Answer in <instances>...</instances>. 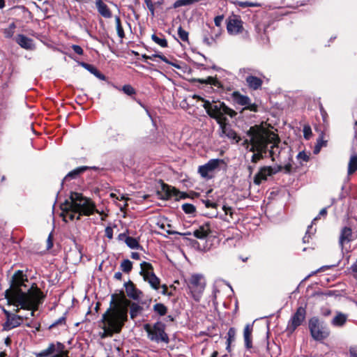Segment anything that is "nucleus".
Here are the masks:
<instances>
[{
    "mask_svg": "<svg viewBox=\"0 0 357 357\" xmlns=\"http://www.w3.org/2000/svg\"><path fill=\"white\" fill-rule=\"evenodd\" d=\"M144 329L147 333L148 338L151 341L157 343H168L169 341V337L165 333V326L160 321H158L153 325L146 324L144 325Z\"/></svg>",
    "mask_w": 357,
    "mask_h": 357,
    "instance_id": "0eeeda50",
    "label": "nucleus"
},
{
    "mask_svg": "<svg viewBox=\"0 0 357 357\" xmlns=\"http://www.w3.org/2000/svg\"><path fill=\"white\" fill-rule=\"evenodd\" d=\"M236 330L234 328H230L227 332V349L229 350L231 342L235 340Z\"/></svg>",
    "mask_w": 357,
    "mask_h": 357,
    "instance_id": "2f4dec72",
    "label": "nucleus"
},
{
    "mask_svg": "<svg viewBox=\"0 0 357 357\" xmlns=\"http://www.w3.org/2000/svg\"><path fill=\"white\" fill-rule=\"evenodd\" d=\"M351 357H357V347H353L349 349Z\"/></svg>",
    "mask_w": 357,
    "mask_h": 357,
    "instance_id": "13d9d810",
    "label": "nucleus"
},
{
    "mask_svg": "<svg viewBox=\"0 0 357 357\" xmlns=\"http://www.w3.org/2000/svg\"><path fill=\"white\" fill-rule=\"evenodd\" d=\"M252 326L250 324H247L243 331V337L245 341V345L247 349H250L252 347Z\"/></svg>",
    "mask_w": 357,
    "mask_h": 357,
    "instance_id": "b1692460",
    "label": "nucleus"
},
{
    "mask_svg": "<svg viewBox=\"0 0 357 357\" xmlns=\"http://www.w3.org/2000/svg\"><path fill=\"white\" fill-rule=\"evenodd\" d=\"M203 107L205 109L208 115L215 119L218 123L227 121L225 115L234 117L236 112L228 107L223 102L204 100Z\"/></svg>",
    "mask_w": 357,
    "mask_h": 357,
    "instance_id": "39448f33",
    "label": "nucleus"
},
{
    "mask_svg": "<svg viewBox=\"0 0 357 357\" xmlns=\"http://www.w3.org/2000/svg\"><path fill=\"white\" fill-rule=\"evenodd\" d=\"M306 310L303 307H299L296 312L291 317L288 322L287 331L289 333H293L297 327L301 325L305 319Z\"/></svg>",
    "mask_w": 357,
    "mask_h": 357,
    "instance_id": "f8f14e48",
    "label": "nucleus"
},
{
    "mask_svg": "<svg viewBox=\"0 0 357 357\" xmlns=\"http://www.w3.org/2000/svg\"><path fill=\"white\" fill-rule=\"evenodd\" d=\"M28 282L22 271L16 272L13 276L10 287L6 291V297L14 305L31 310L30 314L33 316L45 295L34 283L27 285L25 282Z\"/></svg>",
    "mask_w": 357,
    "mask_h": 357,
    "instance_id": "f03ea898",
    "label": "nucleus"
},
{
    "mask_svg": "<svg viewBox=\"0 0 357 357\" xmlns=\"http://www.w3.org/2000/svg\"><path fill=\"white\" fill-rule=\"evenodd\" d=\"M203 40H204V43L205 44H206L207 45H211L212 43V40H213V39L210 40L208 37L206 36L204 38Z\"/></svg>",
    "mask_w": 357,
    "mask_h": 357,
    "instance_id": "0e129e2a",
    "label": "nucleus"
},
{
    "mask_svg": "<svg viewBox=\"0 0 357 357\" xmlns=\"http://www.w3.org/2000/svg\"><path fill=\"white\" fill-rule=\"evenodd\" d=\"M309 330L312 337L316 341H322L330 335L329 328L316 317L309 320Z\"/></svg>",
    "mask_w": 357,
    "mask_h": 357,
    "instance_id": "6e6552de",
    "label": "nucleus"
},
{
    "mask_svg": "<svg viewBox=\"0 0 357 357\" xmlns=\"http://www.w3.org/2000/svg\"><path fill=\"white\" fill-rule=\"evenodd\" d=\"M53 246V242H52V234H50L47 240V249L49 250L52 248Z\"/></svg>",
    "mask_w": 357,
    "mask_h": 357,
    "instance_id": "4d7b16f0",
    "label": "nucleus"
},
{
    "mask_svg": "<svg viewBox=\"0 0 357 357\" xmlns=\"http://www.w3.org/2000/svg\"><path fill=\"white\" fill-rule=\"evenodd\" d=\"M357 170V154L354 153L351 155L349 163L347 173L349 175L354 174Z\"/></svg>",
    "mask_w": 357,
    "mask_h": 357,
    "instance_id": "bb28decb",
    "label": "nucleus"
},
{
    "mask_svg": "<svg viewBox=\"0 0 357 357\" xmlns=\"http://www.w3.org/2000/svg\"><path fill=\"white\" fill-rule=\"evenodd\" d=\"M321 149V144L318 145L317 144H316V145L314 146V153L315 154H317L320 151Z\"/></svg>",
    "mask_w": 357,
    "mask_h": 357,
    "instance_id": "338daca9",
    "label": "nucleus"
},
{
    "mask_svg": "<svg viewBox=\"0 0 357 357\" xmlns=\"http://www.w3.org/2000/svg\"><path fill=\"white\" fill-rule=\"evenodd\" d=\"M222 210L225 211V215H229L233 218V208L231 207L224 205Z\"/></svg>",
    "mask_w": 357,
    "mask_h": 357,
    "instance_id": "8fccbe9b",
    "label": "nucleus"
},
{
    "mask_svg": "<svg viewBox=\"0 0 357 357\" xmlns=\"http://www.w3.org/2000/svg\"><path fill=\"white\" fill-rule=\"evenodd\" d=\"M245 81L249 88L253 90H257L263 84V81L261 78L252 75H248L245 77Z\"/></svg>",
    "mask_w": 357,
    "mask_h": 357,
    "instance_id": "aec40b11",
    "label": "nucleus"
},
{
    "mask_svg": "<svg viewBox=\"0 0 357 357\" xmlns=\"http://www.w3.org/2000/svg\"><path fill=\"white\" fill-rule=\"evenodd\" d=\"M151 39L158 45L162 47H167V40L162 36V37H159L155 34H153L151 36Z\"/></svg>",
    "mask_w": 357,
    "mask_h": 357,
    "instance_id": "72a5a7b5",
    "label": "nucleus"
},
{
    "mask_svg": "<svg viewBox=\"0 0 357 357\" xmlns=\"http://www.w3.org/2000/svg\"><path fill=\"white\" fill-rule=\"evenodd\" d=\"M353 240L352 238V230L350 227H344L342 229L340 238H339V244L341 247L342 250H343L344 244L345 243H349Z\"/></svg>",
    "mask_w": 357,
    "mask_h": 357,
    "instance_id": "6ab92c4d",
    "label": "nucleus"
},
{
    "mask_svg": "<svg viewBox=\"0 0 357 357\" xmlns=\"http://www.w3.org/2000/svg\"><path fill=\"white\" fill-rule=\"evenodd\" d=\"M236 4L241 8H246V7H258L260 6L259 3H253L250 1H237Z\"/></svg>",
    "mask_w": 357,
    "mask_h": 357,
    "instance_id": "58836bf2",
    "label": "nucleus"
},
{
    "mask_svg": "<svg viewBox=\"0 0 357 357\" xmlns=\"http://www.w3.org/2000/svg\"><path fill=\"white\" fill-rule=\"evenodd\" d=\"M314 232H315V229H312V225H309L308 227H307V229L306 231V233H305V236L303 238V242L304 243H308L309 242V239L310 238L312 234H314Z\"/></svg>",
    "mask_w": 357,
    "mask_h": 357,
    "instance_id": "4c0bfd02",
    "label": "nucleus"
},
{
    "mask_svg": "<svg viewBox=\"0 0 357 357\" xmlns=\"http://www.w3.org/2000/svg\"><path fill=\"white\" fill-rule=\"evenodd\" d=\"M183 1L185 3V5L188 6V5H190V4L199 2L200 0H183Z\"/></svg>",
    "mask_w": 357,
    "mask_h": 357,
    "instance_id": "e2e57ef3",
    "label": "nucleus"
},
{
    "mask_svg": "<svg viewBox=\"0 0 357 357\" xmlns=\"http://www.w3.org/2000/svg\"><path fill=\"white\" fill-rule=\"evenodd\" d=\"M96 6L100 15L105 18L112 17V12L102 0H96Z\"/></svg>",
    "mask_w": 357,
    "mask_h": 357,
    "instance_id": "412c9836",
    "label": "nucleus"
},
{
    "mask_svg": "<svg viewBox=\"0 0 357 357\" xmlns=\"http://www.w3.org/2000/svg\"><path fill=\"white\" fill-rule=\"evenodd\" d=\"M153 310L160 316H164L167 312V308L162 303H156L153 305Z\"/></svg>",
    "mask_w": 357,
    "mask_h": 357,
    "instance_id": "473e14b6",
    "label": "nucleus"
},
{
    "mask_svg": "<svg viewBox=\"0 0 357 357\" xmlns=\"http://www.w3.org/2000/svg\"><path fill=\"white\" fill-rule=\"evenodd\" d=\"M82 66L87 70H89L91 73L93 74L98 79H100L101 80H105V76L103 74L100 73L98 70V69L96 67H94L93 66L88 64V63H82Z\"/></svg>",
    "mask_w": 357,
    "mask_h": 357,
    "instance_id": "c85d7f7f",
    "label": "nucleus"
},
{
    "mask_svg": "<svg viewBox=\"0 0 357 357\" xmlns=\"http://www.w3.org/2000/svg\"><path fill=\"white\" fill-rule=\"evenodd\" d=\"M204 203L207 208L211 207L215 208L218 206L216 203L212 202L208 199L204 201Z\"/></svg>",
    "mask_w": 357,
    "mask_h": 357,
    "instance_id": "5fc2aeb1",
    "label": "nucleus"
},
{
    "mask_svg": "<svg viewBox=\"0 0 357 357\" xmlns=\"http://www.w3.org/2000/svg\"><path fill=\"white\" fill-rule=\"evenodd\" d=\"M5 312L7 314V320L3 324V329L5 331H10L21 324L22 321V317L10 314L6 311H5Z\"/></svg>",
    "mask_w": 357,
    "mask_h": 357,
    "instance_id": "dca6fc26",
    "label": "nucleus"
},
{
    "mask_svg": "<svg viewBox=\"0 0 357 357\" xmlns=\"http://www.w3.org/2000/svg\"><path fill=\"white\" fill-rule=\"evenodd\" d=\"M130 307V316L134 319L139 316L143 307L136 303H130L124 296L112 295L110 307L102 314L101 319L102 332L100 337L105 339L112 337L115 333L121 332L123 326L128 320V308Z\"/></svg>",
    "mask_w": 357,
    "mask_h": 357,
    "instance_id": "f257e3e1",
    "label": "nucleus"
},
{
    "mask_svg": "<svg viewBox=\"0 0 357 357\" xmlns=\"http://www.w3.org/2000/svg\"><path fill=\"white\" fill-rule=\"evenodd\" d=\"M224 16L223 15H218L214 19V23L215 26H220L223 21Z\"/></svg>",
    "mask_w": 357,
    "mask_h": 357,
    "instance_id": "864d4df0",
    "label": "nucleus"
},
{
    "mask_svg": "<svg viewBox=\"0 0 357 357\" xmlns=\"http://www.w3.org/2000/svg\"><path fill=\"white\" fill-rule=\"evenodd\" d=\"M126 291L127 295L132 298V299L137 300L139 298V295L141 292L135 289L133 283L132 282H129L125 284Z\"/></svg>",
    "mask_w": 357,
    "mask_h": 357,
    "instance_id": "5701e85b",
    "label": "nucleus"
},
{
    "mask_svg": "<svg viewBox=\"0 0 357 357\" xmlns=\"http://www.w3.org/2000/svg\"><path fill=\"white\" fill-rule=\"evenodd\" d=\"M347 320V315L342 312H337L336 315L331 321V324L336 327H342Z\"/></svg>",
    "mask_w": 357,
    "mask_h": 357,
    "instance_id": "393cba45",
    "label": "nucleus"
},
{
    "mask_svg": "<svg viewBox=\"0 0 357 357\" xmlns=\"http://www.w3.org/2000/svg\"><path fill=\"white\" fill-rule=\"evenodd\" d=\"M245 109H248L250 111L257 112V106L255 104H252L251 101L250 100V105H247L245 107Z\"/></svg>",
    "mask_w": 357,
    "mask_h": 357,
    "instance_id": "6e6d98bb",
    "label": "nucleus"
},
{
    "mask_svg": "<svg viewBox=\"0 0 357 357\" xmlns=\"http://www.w3.org/2000/svg\"><path fill=\"white\" fill-rule=\"evenodd\" d=\"M291 158L290 156H289L288 161L287 162H283L284 165H282V170H284L286 174H289L291 172L292 165H291Z\"/></svg>",
    "mask_w": 357,
    "mask_h": 357,
    "instance_id": "79ce46f5",
    "label": "nucleus"
},
{
    "mask_svg": "<svg viewBox=\"0 0 357 357\" xmlns=\"http://www.w3.org/2000/svg\"><path fill=\"white\" fill-rule=\"evenodd\" d=\"M105 236L109 238L112 239L113 238V229L110 227H107L105 228Z\"/></svg>",
    "mask_w": 357,
    "mask_h": 357,
    "instance_id": "603ef678",
    "label": "nucleus"
},
{
    "mask_svg": "<svg viewBox=\"0 0 357 357\" xmlns=\"http://www.w3.org/2000/svg\"><path fill=\"white\" fill-rule=\"evenodd\" d=\"M297 158L301 161L307 162L309 160V156L305 152L301 151L297 155Z\"/></svg>",
    "mask_w": 357,
    "mask_h": 357,
    "instance_id": "de8ad7c7",
    "label": "nucleus"
},
{
    "mask_svg": "<svg viewBox=\"0 0 357 357\" xmlns=\"http://www.w3.org/2000/svg\"><path fill=\"white\" fill-rule=\"evenodd\" d=\"M234 96L235 101L236 102L237 104H238L241 106H245V107L247 105H250V99L249 97H248L246 96L241 95L238 92H234Z\"/></svg>",
    "mask_w": 357,
    "mask_h": 357,
    "instance_id": "cd10ccee",
    "label": "nucleus"
},
{
    "mask_svg": "<svg viewBox=\"0 0 357 357\" xmlns=\"http://www.w3.org/2000/svg\"><path fill=\"white\" fill-rule=\"evenodd\" d=\"M140 266V274L143 276L144 281L147 282L153 289L158 290L160 280L153 273L151 264L143 261L141 263Z\"/></svg>",
    "mask_w": 357,
    "mask_h": 357,
    "instance_id": "1a4fd4ad",
    "label": "nucleus"
},
{
    "mask_svg": "<svg viewBox=\"0 0 357 357\" xmlns=\"http://www.w3.org/2000/svg\"><path fill=\"white\" fill-rule=\"evenodd\" d=\"M220 126V137H227L228 139L235 140L236 142H238L241 138L237 135L236 132L231 128V127L227 123V121L218 123Z\"/></svg>",
    "mask_w": 357,
    "mask_h": 357,
    "instance_id": "2eb2a0df",
    "label": "nucleus"
},
{
    "mask_svg": "<svg viewBox=\"0 0 357 357\" xmlns=\"http://www.w3.org/2000/svg\"><path fill=\"white\" fill-rule=\"evenodd\" d=\"M185 6V5L183 0H177L174 3V8H175L181 7V6Z\"/></svg>",
    "mask_w": 357,
    "mask_h": 357,
    "instance_id": "052dcab7",
    "label": "nucleus"
},
{
    "mask_svg": "<svg viewBox=\"0 0 357 357\" xmlns=\"http://www.w3.org/2000/svg\"><path fill=\"white\" fill-rule=\"evenodd\" d=\"M312 129H311L310 126L308 125L304 126V127H303L304 137L306 139H309L310 138V137L312 136Z\"/></svg>",
    "mask_w": 357,
    "mask_h": 357,
    "instance_id": "a18cd8bd",
    "label": "nucleus"
},
{
    "mask_svg": "<svg viewBox=\"0 0 357 357\" xmlns=\"http://www.w3.org/2000/svg\"><path fill=\"white\" fill-rule=\"evenodd\" d=\"M317 144L318 145L321 144V147L326 146L327 144V141L324 139V134L321 133L319 136V137L317 140Z\"/></svg>",
    "mask_w": 357,
    "mask_h": 357,
    "instance_id": "09e8293b",
    "label": "nucleus"
},
{
    "mask_svg": "<svg viewBox=\"0 0 357 357\" xmlns=\"http://www.w3.org/2000/svg\"><path fill=\"white\" fill-rule=\"evenodd\" d=\"M195 81L200 84H209L212 86L216 87L217 89H222L221 82L216 77L209 76L206 79H197Z\"/></svg>",
    "mask_w": 357,
    "mask_h": 357,
    "instance_id": "4be33fe9",
    "label": "nucleus"
},
{
    "mask_svg": "<svg viewBox=\"0 0 357 357\" xmlns=\"http://www.w3.org/2000/svg\"><path fill=\"white\" fill-rule=\"evenodd\" d=\"M182 209L185 213L192 214L195 211V207L190 204H184L182 206Z\"/></svg>",
    "mask_w": 357,
    "mask_h": 357,
    "instance_id": "37998d69",
    "label": "nucleus"
},
{
    "mask_svg": "<svg viewBox=\"0 0 357 357\" xmlns=\"http://www.w3.org/2000/svg\"><path fill=\"white\" fill-rule=\"evenodd\" d=\"M122 91L128 96H131L135 93V90L130 84L124 85L122 87Z\"/></svg>",
    "mask_w": 357,
    "mask_h": 357,
    "instance_id": "c03bdc74",
    "label": "nucleus"
},
{
    "mask_svg": "<svg viewBox=\"0 0 357 357\" xmlns=\"http://www.w3.org/2000/svg\"><path fill=\"white\" fill-rule=\"evenodd\" d=\"M210 233V228L209 226L202 225L199 227V229L194 231V236L199 239H204L205 238L208 234Z\"/></svg>",
    "mask_w": 357,
    "mask_h": 357,
    "instance_id": "a878e982",
    "label": "nucleus"
},
{
    "mask_svg": "<svg viewBox=\"0 0 357 357\" xmlns=\"http://www.w3.org/2000/svg\"><path fill=\"white\" fill-rule=\"evenodd\" d=\"M131 257L134 259H139V254L137 252H132Z\"/></svg>",
    "mask_w": 357,
    "mask_h": 357,
    "instance_id": "774afa93",
    "label": "nucleus"
},
{
    "mask_svg": "<svg viewBox=\"0 0 357 357\" xmlns=\"http://www.w3.org/2000/svg\"><path fill=\"white\" fill-rule=\"evenodd\" d=\"M178 35L183 41L187 42L188 40V32L183 29L181 26L178 29Z\"/></svg>",
    "mask_w": 357,
    "mask_h": 357,
    "instance_id": "ea45409f",
    "label": "nucleus"
},
{
    "mask_svg": "<svg viewBox=\"0 0 357 357\" xmlns=\"http://www.w3.org/2000/svg\"><path fill=\"white\" fill-rule=\"evenodd\" d=\"M115 22H116V29L117 31L118 36L120 38H123L125 37V33L123 29L121 26L120 17L118 16L115 17Z\"/></svg>",
    "mask_w": 357,
    "mask_h": 357,
    "instance_id": "f704fd0d",
    "label": "nucleus"
},
{
    "mask_svg": "<svg viewBox=\"0 0 357 357\" xmlns=\"http://www.w3.org/2000/svg\"><path fill=\"white\" fill-rule=\"evenodd\" d=\"M145 3L148 9L151 13V15L153 16L155 12V7L153 3L152 2V0H145Z\"/></svg>",
    "mask_w": 357,
    "mask_h": 357,
    "instance_id": "49530a36",
    "label": "nucleus"
},
{
    "mask_svg": "<svg viewBox=\"0 0 357 357\" xmlns=\"http://www.w3.org/2000/svg\"><path fill=\"white\" fill-rule=\"evenodd\" d=\"M227 29L229 34L236 35L243 30V22L238 15L230 16L227 20Z\"/></svg>",
    "mask_w": 357,
    "mask_h": 357,
    "instance_id": "ddd939ff",
    "label": "nucleus"
},
{
    "mask_svg": "<svg viewBox=\"0 0 357 357\" xmlns=\"http://www.w3.org/2000/svg\"><path fill=\"white\" fill-rule=\"evenodd\" d=\"M87 168L88 167L86 166H82L73 169L65 176L63 181L75 178L79 174L84 172Z\"/></svg>",
    "mask_w": 357,
    "mask_h": 357,
    "instance_id": "c756f323",
    "label": "nucleus"
},
{
    "mask_svg": "<svg viewBox=\"0 0 357 357\" xmlns=\"http://www.w3.org/2000/svg\"><path fill=\"white\" fill-rule=\"evenodd\" d=\"M151 56H152V59L153 58L158 57V58H160L162 61H164V62H165L167 63H169V64H171L172 66H173L174 67H175V68H176L178 69L181 68L179 65L176 64V63H170L168 61V59L165 56H163L162 54H154L151 55Z\"/></svg>",
    "mask_w": 357,
    "mask_h": 357,
    "instance_id": "a19ab883",
    "label": "nucleus"
},
{
    "mask_svg": "<svg viewBox=\"0 0 357 357\" xmlns=\"http://www.w3.org/2000/svg\"><path fill=\"white\" fill-rule=\"evenodd\" d=\"M275 139H271L268 141L267 140L266 143V149H268V145H270L269 154L272 161L279 160L280 155L282 154H289V151L280 146V141L278 135L275 134Z\"/></svg>",
    "mask_w": 357,
    "mask_h": 357,
    "instance_id": "9b49d317",
    "label": "nucleus"
},
{
    "mask_svg": "<svg viewBox=\"0 0 357 357\" xmlns=\"http://www.w3.org/2000/svg\"><path fill=\"white\" fill-rule=\"evenodd\" d=\"M16 43L23 49L33 50L35 49L33 40L23 34H18L15 38Z\"/></svg>",
    "mask_w": 357,
    "mask_h": 357,
    "instance_id": "a211bd4d",
    "label": "nucleus"
},
{
    "mask_svg": "<svg viewBox=\"0 0 357 357\" xmlns=\"http://www.w3.org/2000/svg\"><path fill=\"white\" fill-rule=\"evenodd\" d=\"M282 170V165H277L274 167L264 166L259 169L255 176L253 182L255 185H260L262 181H266L268 176L274 175Z\"/></svg>",
    "mask_w": 357,
    "mask_h": 357,
    "instance_id": "9d476101",
    "label": "nucleus"
},
{
    "mask_svg": "<svg viewBox=\"0 0 357 357\" xmlns=\"http://www.w3.org/2000/svg\"><path fill=\"white\" fill-rule=\"evenodd\" d=\"M125 243L131 249H139L140 248V245L138 241L136 238L131 236H126L125 239Z\"/></svg>",
    "mask_w": 357,
    "mask_h": 357,
    "instance_id": "7c9ffc66",
    "label": "nucleus"
},
{
    "mask_svg": "<svg viewBox=\"0 0 357 357\" xmlns=\"http://www.w3.org/2000/svg\"><path fill=\"white\" fill-rule=\"evenodd\" d=\"M121 270L125 273H129L132 268V264L129 259H124L121 264Z\"/></svg>",
    "mask_w": 357,
    "mask_h": 357,
    "instance_id": "c9c22d12",
    "label": "nucleus"
},
{
    "mask_svg": "<svg viewBox=\"0 0 357 357\" xmlns=\"http://www.w3.org/2000/svg\"><path fill=\"white\" fill-rule=\"evenodd\" d=\"M326 213H327L326 208H322L320 211L319 215L314 218L313 221L312 222V225L319 218V216L326 215Z\"/></svg>",
    "mask_w": 357,
    "mask_h": 357,
    "instance_id": "bf43d9fd",
    "label": "nucleus"
},
{
    "mask_svg": "<svg viewBox=\"0 0 357 357\" xmlns=\"http://www.w3.org/2000/svg\"><path fill=\"white\" fill-rule=\"evenodd\" d=\"M250 137V151L253 152L251 161L257 163L264 158V153H266V142L275 139V133L271 132L262 126H255L250 127L247 132Z\"/></svg>",
    "mask_w": 357,
    "mask_h": 357,
    "instance_id": "20e7f679",
    "label": "nucleus"
},
{
    "mask_svg": "<svg viewBox=\"0 0 357 357\" xmlns=\"http://www.w3.org/2000/svg\"><path fill=\"white\" fill-rule=\"evenodd\" d=\"M114 278L116 280H120L122 278V273L121 272H116L114 275Z\"/></svg>",
    "mask_w": 357,
    "mask_h": 357,
    "instance_id": "69168bd1",
    "label": "nucleus"
},
{
    "mask_svg": "<svg viewBox=\"0 0 357 357\" xmlns=\"http://www.w3.org/2000/svg\"><path fill=\"white\" fill-rule=\"evenodd\" d=\"M61 215L66 222L67 218L73 220L76 214L79 220L81 215L89 216L95 212L99 213L93 202L78 192H71L69 199L61 204Z\"/></svg>",
    "mask_w": 357,
    "mask_h": 357,
    "instance_id": "7ed1b4c3",
    "label": "nucleus"
},
{
    "mask_svg": "<svg viewBox=\"0 0 357 357\" xmlns=\"http://www.w3.org/2000/svg\"><path fill=\"white\" fill-rule=\"evenodd\" d=\"M350 268L353 273L357 274V261H356L351 266Z\"/></svg>",
    "mask_w": 357,
    "mask_h": 357,
    "instance_id": "680f3d73",
    "label": "nucleus"
},
{
    "mask_svg": "<svg viewBox=\"0 0 357 357\" xmlns=\"http://www.w3.org/2000/svg\"><path fill=\"white\" fill-rule=\"evenodd\" d=\"M223 162V160L222 159H211L205 165L199 166L198 172L202 177L208 178V174L213 172Z\"/></svg>",
    "mask_w": 357,
    "mask_h": 357,
    "instance_id": "4468645a",
    "label": "nucleus"
},
{
    "mask_svg": "<svg viewBox=\"0 0 357 357\" xmlns=\"http://www.w3.org/2000/svg\"><path fill=\"white\" fill-rule=\"evenodd\" d=\"M162 199H169L172 197H178L180 192L175 188L171 187L164 183L161 185V190L158 192Z\"/></svg>",
    "mask_w": 357,
    "mask_h": 357,
    "instance_id": "f3484780",
    "label": "nucleus"
},
{
    "mask_svg": "<svg viewBox=\"0 0 357 357\" xmlns=\"http://www.w3.org/2000/svg\"><path fill=\"white\" fill-rule=\"evenodd\" d=\"M185 283L194 300L199 301L206 287L204 276L200 273L192 274L185 280Z\"/></svg>",
    "mask_w": 357,
    "mask_h": 357,
    "instance_id": "423d86ee",
    "label": "nucleus"
},
{
    "mask_svg": "<svg viewBox=\"0 0 357 357\" xmlns=\"http://www.w3.org/2000/svg\"><path fill=\"white\" fill-rule=\"evenodd\" d=\"M72 49L77 54L79 55H82L83 54V50L82 48L79 46V45H72Z\"/></svg>",
    "mask_w": 357,
    "mask_h": 357,
    "instance_id": "3c124183",
    "label": "nucleus"
},
{
    "mask_svg": "<svg viewBox=\"0 0 357 357\" xmlns=\"http://www.w3.org/2000/svg\"><path fill=\"white\" fill-rule=\"evenodd\" d=\"M16 26L15 23H11L8 28L5 29L3 31V33L6 38H10L13 37L15 33V29Z\"/></svg>",
    "mask_w": 357,
    "mask_h": 357,
    "instance_id": "e433bc0d",
    "label": "nucleus"
}]
</instances>
